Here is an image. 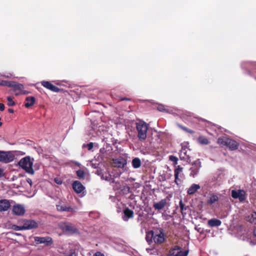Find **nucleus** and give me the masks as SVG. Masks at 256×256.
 <instances>
[{
    "mask_svg": "<svg viewBox=\"0 0 256 256\" xmlns=\"http://www.w3.org/2000/svg\"><path fill=\"white\" fill-rule=\"evenodd\" d=\"M126 164V161L124 158H118L113 159L112 164L114 167L124 168Z\"/></svg>",
    "mask_w": 256,
    "mask_h": 256,
    "instance_id": "obj_19",
    "label": "nucleus"
},
{
    "mask_svg": "<svg viewBox=\"0 0 256 256\" xmlns=\"http://www.w3.org/2000/svg\"><path fill=\"white\" fill-rule=\"evenodd\" d=\"M9 87L13 88L14 91L15 92L16 96L26 94L30 93L29 92L24 90V86L21 84L10 82Z\"/></svg>",
    "mask_w": 256,
    "mask_h": 256,
    "instance_id": "obj_5",
    "label": "nucleus"
},
{
    "mask_svg": "<svg viewBox=\"0 0 256 256\" xmlns=\"http://www.w3.org/2000/svg\"><path fill=\"white\" fill-rule=\"evenodd\" d=\"M13 98L12 96H8L7 97V104L9 106H13L15 104V102L13 100Z\"/></svg>",
    "mask_w": 256,
    "mask_h": 256,
    "instance_id": "obj_30",
    "label": "nucleus"
},
{
    "mask_svg": "<svg viewBox=\"0 0 256 256\" xmlns=\"http://www.w3.org/2000/svg\"><path fill=\"white\" fill-rule=\"evenodd\" d=\"M128 100V98H124V99H122V100Z\"/></svg>",
    "mask_w": 256,
    "mask_h": 256,
    "instance_id": "obj_54",
    "label": "nucleus"
},
{
    "mask_svg": "<svg viewBox=\"0 0 256 256\" xmlns=\"http://www.w3.org/2000/svg\"><path fill=\"white\" fill-rule=\"evenodd\" d=\"M253 235L254 237L256 238V228H254V230H253Z\"/></svg>",
    "mask_w": 256,
    "mask_h": 256,
    "instance_id": "obj_51",
    "label": "nucleus"
},
{
    "mask_svg": "<svg viewBox=\"0 0 256 256\" xmlns=\"http://www.w3.org/2000/svg\"><path fill=\"white\" fill-rule=\"evenodd\" d=\"M25 212V208L22 204H15L12 207V212L14 215L23 216Z\"/></svg>",
    "mask_w": 256,
    "mask_h": 256,
    "instance_id": "obj_10",
    "label": "nucleus"
},
{
    "mask_svg": "<svg viewBox=\"0 0 256 256\" xmlns=\"http://www.w3.org/2000/svg\"><path fill=\"white\" fill-rule=\"evenodd\" d=\"M218 198L216 194L210 195L208 198V203L210 204H212L215 202L218 201Z\"/></svg>",
    "mask_w": 256,
    "mask_h": 256,
    "instance_id": "obj_28",
    "label": "nucleus"
},
{
    "mask_svg": "<svg viewBox=\"0 0 256 256\" xmlns=\"http://www.w3.org/2000/svg\"><path fill=\"white\" fill-rule=\"evenodd\" d=\"M178 126L180 128L182 129L183 130H185V131H187L188 130V128L184 126H183L180 124H178Z\"/></svg>",
    "mask_w": 256,
    "mask_h": 256,
    "instance_id": "obj_49",
    "label": "nucleus"
},
{
    "mask_svg": "<svg viewBox=\"0 0 256 256\" xmlns=\"http://www.w3.org/2000/svg\"><path fill=\"white\" fill-rule=\"evenodd\" d=\"M10 82L7 80H0V86L9 87V86H10Z\"/></svg>",
    "mask_w": 256,
    "mask_h": 256,
    "instance_id": "obj_36",
    "label": "nucleus"
},
{
    "mask_svg": "<svg viewBox=\"0 0 256 256\" xmlns=\"http://www.w3.org/2000/svg\"><path fill=\"white\" fill-rule=\"evenodd\" d=\"M168 200L166 199L161 200V209L166 205Z\"/></svg>",
    "mask_w": 256,
    "mask_h": 256,
    "instance_id": "obj_39",
    "label": "nucleus"
},
{
    "mask_svg": "<svg viewBox=\"0 0 256 256\" xmlns=\"http://www.w3.org/2000/svg\"><path fill=\"white\" fill-rule=\"evenodd\" d=\"M4 110V106L2 104H0V110L2 111Z\"/></svg>",
    "mask_w": 256,
    "mask_h": 256,
    "instance_id": "obj_47",
    "label": "nucleus"
},
{
    "mask_svg": "<svg viewBox=\"0 0 256 256\" xmlns=\"http://www.w3.org/2000/svg\"><path fill=\"white\" fill-rule=\"evenodd\" d=\"M24 222L22 226L24 230L35 228L38 226V223L34 220H24Z\"/></svg>",
    "mask_w": 256,
    "mask_h": 256,
    "instance_id": "obj_17",
    "label": "nucleus"
},
{
    "mask_svg": "<svg viewBox=\"0 0 256 256\" xmlns=\"http://www.w3.org/2000/svg\"><path fill=\"white\" fill-rule=\"evenodd\" d=\"M236 236L238 239L243 241H247L249 239V234L248 232L242 227L238 228Z\"/></svg>",
    "mask_w": 256,
    "mask_h": 256,
    "instance_id": "obj_15",
    "label": "nucleus"
},
{
    "mask_svg": "<svg viewBox=\"0 0 256 256\" xmlns=\"http://www.w3.org/2000/svg\"><path fill=\"white\" fill-rule=\"evenodd\" d=\"M146 250L150 254H158V251L156 248H146Z\"/></svg>",
    "mask_w": 256,
    "mask_h": 256,
    "instance_id": "obj_35",
    "label": "nucleus"
},
{
    "mask_svg": "<svg viewBox=\"0 0 256 256\" xmlns=\"http://www.w3.org/2000/svg\"><path fill=\"white\" fill-rule=\"evenodd\" d=\"M56 206L58 210L60 212H74L77 210L76 207L72 208L68 204L62 200L58 202Z\"/></svg>",
    "mask_w": 256,
    "mask_h": 256,
    "instance_id": "obj_6",
    "label": "nucleus"
},
{
    "mask_svg": "<svg viewBox=\"0 0 256 256\" xmlns=\"http://www.w3.org/2000/svg\"><path fill=\"white\" fill-rule=\"evenodd\" d=\"M169 160L171 162H173L174 164H176L178 160V158L176 156H169Z\"/></svg>",
    "mask_w": 256,
    "mask_h": 256,
    "instance_id": "obj_37",
    "label": "nucleus"
},
{
    "mask_svg": "<svg viewBox=\"0 0 256 256\" xmlns=\"http://www.w3.org/2000/svg\"><path fill=\"white\" fill-rule=\"evenodd\" d=\"M93 148V144L90 142L88 144V150H90Z\"/></svg>",
    "mask_w": 256,
    "mask_h": 256,
    "instance_id": "obj_45",
    "label": "nucleus"
},
{
    "mask_svg": "<svg viewBox=\"0 0 256 256\" xmlns=\"http://www.w3.org/2000/svg\"><path fill=\"white\" fill-rule=\"evenodd\" d=\"M146 239L150 244L154 242L158 246L160 244V230H151L148 232L146 234Z\"/></svg>",
    "mask_w": 256,
    "mask_h": 256,
    "instance_id": "obj_3",
    "label": "nucleus"
},
{
    "mask_svg": "<svg viewBox=\"0 0 256 256\" xmlns=\"http://www.w3.org/2000/svg\"><path fill=\"white\" fill-rule=\"evenodd\" d=\"M101 178L106 180H110V175L108 174H99Z\"/></svg>",
    "mask_w": 256,
    "mask_h": 256,
    "instance_id": "obj_32",
    "label": "nucleus"
},
{
    "mask_svg": "<svg viewBox=\"0 0 256 256\" xmlns=\"http://www.w3.org/2000/svg\"><path fill=\"white\" fill-rule=\"evenodd\" d=\"M186 132L190 134H192L194 132L192 130L188 129V130Z\"/></svg>",
    "mask_w": 256,
    "mask_h": 256,
    "instance_id": "obj_52",
    "label": "nucleus"
},
{
    "mask_svg": "<svg viewBox=\"0 0 256 256\" xmlns=\"http://www.w3.org/2000/svg\"><path fill=\"white\" fill-rule=\"evenodd\" d=\"M232 196L235 199L238 198L240 202H242L246 198V192L242 190H232Z\"/></svg>",
    "mask_w": 256,
    "mask_h": 256,
    "instance_id": "obj_12",
    "label": "nucleus"
},
{
    "mask_svg": "<svg viewBox=\"0 0 256 256\" xmlns=\"http://www.w3.org/2000/svg\"><path fill=\"white\" fill-rule=\"evenodd\" d=\"M26 102L25 104V106L26 108H29L34 104L36 99L34 96H28L26 98Z\"/></svg>",
    "mask_w": 256,
    "mask_h": 256,
    "instance_id": "obj_26",
    "label": "nucleus"
},
{
    "mask_svg": "<svg viewBox=\"0 0 256 256\" xmlns=\"http://www.w3.org/2000/svg\"><path fill=\"white\" fill-rule=\"evenodd\" d=\"M72 188L76 193L80 194L82 196L86 194L85 187L79 181L74 182Z\"/></svg>",
    "mask_w": 256,
    "mask_h": 256,
    "instance_id": "obj_9",
    "label": "nucleus"
},
{
    "mask_svg": "<svg viewBox=\"0 0 256 256\" xmlns=\"http://www.w3.org/2000/svg\"><path fill=\"white\" fill-rule=\"evenodd\" d=\"M161 112H165L168 114H172L173 109L168 106L162 105L161 104Z\"/></svg>",
    "mask_w": 256,
    "mask_h": 256,
    "instance_id": "obj_27",
    "label": "nucleus"
},
{
    "mask_svg": "<svg viewBox=\"0 0 256 256\" xmlns=\"http://www.w3.org/2000/svg\"><path fill=\"white\" fill-rule=\"evenodd\" d=\"M26 182L30 184V186L32 185V180L31 179L28 178L26 180Z\"/></svg>",
    "mask_w": 256,
    "mask_h": 256,
    "instance_id": "obj_50",
    "label": "nucleus"
},
{
    "mask_svg": "<svg viewBox=\"0 0 256 256\" xmlns=\"http://www.w3.org/2000/svg\"><path fill=\"white\" fill-rule=\"evenodd\" d=\"M4 176V170L2 168H0V178Z\"/></svg>",
    "mask_w": 256,
    "mask_h": 256,
    "instance_id": "obj_42",
    "label": "nucleus"
},
{
    "mask_svg": "<svg viewBox=\"0 0 256 256\" xmlns=\"http://www.w3.org/2000/svg\"><path fill=\"white\" fill-rule=\"evenodd\" d=\"M58 226L63 231L66 232H74L76 230L74 226L69 222H62Z\"/></svg>",
    "mask_w": 256,
    "mask_h": 256,
    "instance_id": "obj_16",
    "label": "nucleus"
},
{
    "mask_svg": "<svg viewBox=\"0 0 256 256\" xmlns=\"http://www.w3.org/2000/svg\"><path fill=\"white\" fill-rule=\"evenodd\" d=\"M246 220L254 224H256V212H252L248 214L246 216Z\"/></svg>",
    "mask_w": 256,
    "mask_h": 256,
    "instance_id": "obj_24",
    "label": "nucleus"
},
{
    "mask_svg": "<svg viewBox=\"0 0 256 256\" xmlns=\"http://www.w3.org/2000/svg\"><path fill=\"white\" fill-rule=\"evenodd\" d=\"M180 210H181V211H182V214H183V215H184V214H186V213H184V210H186V208H188V207H186V206H184V204L182 203V200H180Z\"/></svg>",
    "mask_w": 256,
    "mask_h": 256,
    "instance_id": "obj_34",
    "label": "nucleus"
},
{
    "mask_svg": "<svg viewBox=\"0 0 256 256\" xmlns=\"http://www.w3.org/2000/svg\"><path fill=\"white\" fill-rule=\"evenodd\" d=\"M201 162L200 159L195 160L192 164L191 168H190V176L194 177L199 172L201 168Z\"/></svg>",
    "mask_w": 256,
    "mask_h": 256,
    "instance_id": "obj_8",
    "label": "nucleus"
},
{
    "mask_svg": "<svg viewBox=\"0 0 256 256\" xmlns=\"http://www.w3.org/2000/svg\"><path fill=\"white\" fill-rule=\"evenodd\" d=\"M66 256H76V254L74 251H72L70 252V254L67 255Z\"/></svg>",
    "mask_w": 256,
    "mask_h": 256,
    "instance_id": "obj_43",
    "label": "nucleus"
},
{
    "mask_svg": "<svg viewBox=\"0 0 256 256\" xmlns=\"http://www.w3.org/2000/svg\"><path fill=\"white\" fill-rule=\"evenodd\" d=\"M188 254V250H182L181 247L176 246L170 249L169 252V256H187Z\"/></svg>",
    "mask_w": 256,
    "mask_h": 256,
    "instance_id": "obj_7",
    "label": "nucleus"
},
{
    "mask_svg": "<svg viewBox=\"0 0 256 256\" xmlns=\"http://www.w3.org/2000/svg\"><path fill=\"white\" fill-rule=\"evenodd\" d=\"M76 175L79 178H84L85 176V172L84 170H80L76 171Z\"/></svg>",
    "mask_w": 256,
    "mask_h": 256,
    "instance_id": "obj_33",
    "label": "nucleus"
},
{
    "mask_svg": "<svg viewBox=\"0 0 256 256\" xmlns=\"http://www.w3.org/2000/svg\"><path fill=\"white\" fill-rule=\"evenodd\" d=\"M198 142L200 144H207L208 143V138L203 136H200L198 138Z\"/></svg>",
    "mask_w": 256,
    "mask_h": 256,
    "instance_id": "obj_31",
    "label": "nucleus"
},
{
    "mask_svg": "<svg viewBox=\"0 0 256 256\" xmlns=\"http://www.w3.org/2000/svg\"><path fill=\"white\" fill-rule=\"evenodd\" d=\"M218 142L222 146H227L232 150H236L238 146V144L236 141L226 136L219 138Z\"/></svg>",
    "mask_w": 256,
    "mask_h": 256,
    "instance_id": "obj_2",
    "label": "nucleus"
},
{
    "mask_svg": "<svg viewBox=\"0 0 256 256\" xmlns=\"http://www.w3.org/2000/svg\"><path fill=\"white\" fill-rule=\"evenodd\" d=\"M188 150L186 148L182 147L180 152L179 154L181 160H188L190 158V156L188 154Z\"/></svg>",
    "mask_w": 256,
    "mask_h": 256,
    "instance_id": "obj_21",
    "label": "nucleus"
},
{
    "mask_svg": "<svg viewBox=\"0 0 256 256\" xmlns=\"http://www.w3.org/2000/svg\"><path fill=\"white\" fill-rule=\"evenodd\" d=\"M14 158V155L10 152H2L0 162L8 163L12 162Z\"/></svg>",
    "mask_w": 256,
    "mask_h": 256,
    "instance_id": "obj_13",
    "label": "nucleus"
},
{
    "mask_svg": "<svg viewBox=\"0 0 256 256\" xmlns=\"http://www.w3.org/2000/svg\"><path fill=\"white\" fill-rule=\"evenodd\" d=\"M134 216V212L128 208H126L124 210V215L122 218L124 221H128L130 218H132Z\"/></svg>",
    "mask_w": 256,
    "mask_h": 256,
    "instance_id": "obj_22",
    "label": "nucleus"
},
{
    "mask_svg": "<svg viewBox=\"0 0 256 256\" xmlns=\"http://www.w3.org/2000/svg\"><path fill=\"white\" fill-rule=\"evenodd\" d=\"M54 181L58 184H61L62 183V180H61V178H54Z\"/></svg>",
    "mask_w": 256,
    "mask_h": 256,
    "instance_id": "obj_40",
    "label": "nucleus"
},
{
    "mask_svg": "<svg viewBox=\"0 0 256 256\" xmlns=\"http://www.w3.org/2000/svg\"><path fill=\"white\" fill-rule=\"evenodd\" d=\"M34 241L37 244H44L45 246H48L52 244V240L50 236L40 237L35 236Z\"/></svg>",
    "mask_w": 256,
    "mask_h": 256,
    "instance_id": "obj_11",
    "label": "nucleus"
},
{
    "mask_svg": "<svg viewBox=\"0 0 256 256\" xmlns=\"http://www.w3.org/2000/svg\"><path fill=\"white\" fill-rule=\"evenodd\" d=\"M154 206L156 208L158 209V210L160 209V203L156 204L154 205Z\"/></svg>",
    "mask_w": 256,
    "mask_h": 256,
    "instance_id": "obj_48",
    "label": "nucleus"
},
{
    "mask_svg": "<svg viewBox=\"0 0 256 256\" xmlns=\"http://www.w3.org/2000/svg\"><path fill=\"white\" fill-rule=\"evenodd\" d=\"M13 227V229L15 230H24V228H23V226H16V225H14L12 226Z\"/></svg>",
    "mask_w": 256,
    "mask_h": 256,
    "instance_id": "obj_38",
    "label": "nucleus"
},
{
    "mask_svg": "<svg viewBox=\"0 0 256 256\" xmlns=\"http://www.w3.org/2000/svg\"><path fill=\"white\" fill-rule=\"evenodd\" d=\"M161 244L164 242L166 240V235L161 230Z\"/></svg>",
    "mask_w": 256,
    "mask_h": 256,
    "instance_id": "obj_41",
    "label": "nucleus"
},
{
    "mask_svg": "<svg viewBox=\"0 0 256 256\" xmlns=\"http://www.w3.org/2000/svg\"><path fill=\"white\" fill-rule=\"evenodd\" d=\"M42 84L48 89L55 92H58L59 88L48 81L42 82Z\"/></svg>",
    "mask_w": 256,
    "mask_h": 256,
    "instance_id": "obj_20",
    "label": "nucleus"
},
{
    "mask_svg": "<svg viewBox=\"0 0 256 256\" xmlns=\"http://www.w3.org/2000/svg\"><path fill=\"white\" fill-rule=\"evenodd\" d=\"M208 224L210 227L218 226H220L222 222L220 220L216 218H212L208 220Z\"/></svg>",
    "mask_w": 256,
    "mask_h": 256,
    "instance_id": "obj_25",
    "label": "nucleus"
},
{
    "mask_svg": "<svg viewBox=\"0 0 256 256\" xmlns=\"http://www.w3.org/2000/svg\"><path fill=\"white\" fill-rule=\"evenodd\" d=\"M182 172V168L179 166L174 170V182L177 185L180 184L184 179Z\"/></svg>",
    "mask_w": 256,
    "mask_h": 256,
    "instance_id": "obj_14",
    "label": "nucleus"
},
{
    "mask_svg": "<svg viewBox=\"0 0 256 256\" xmlns=\"http://www.w3.org/2000/svg\"><path fill=\"white\" fill-rule=\"evenodd\" d=\"M10 202H12V200H10L6 199H3L0 200V212H6L8 210L10 206Z\"/></svg>",
    "mask_w": 256,
    "mask_h": 256,
    "instance_id": "obj_18",
    "label": "nucleus"
},
{
    "mask_svg": "<svg viewBox=\"0 0 256 256\" xmlns=\"http://www.w3.org/2000/svg\"><path fill=\"white\" fill-rule=\"evenodd\" d=\"M34 160H31L30 156H26L22 158L18 162V165L26 172L30 174H34V170L32 168Z\"/></svg>",
    "mask_w": 256,
    "mask_h": 256,
    "instance_id": "obj_1",
    "label": "nucleus"
},
{
    "mask_svg": "<svg viewBox=\"0 0 256 256\" xmlns=\"http://www.w3.org/2000/svg\"><path fill=\"white\" fill-rule=\"evenodd\" d=\"M140 164H141V162H140V160L138 158H134L132 160V166L134 168H140Z\"/></svg>",
    "mask_w": 256,
    "mask_h": 256,
    "instance_id": "obj_29",
    "label": "nucleus"
},
{
    "mask_svg": "<svg viewBox=\"0 0 256 256\" xmlns=\"http://www.w3.org/2000/svg\"><path fill=\"white\" fill-rule=\"evenodd\" d=\"M8 111L10 112V113H13L14 112V110L12 109H8Z\"/></svg>",
    "mask_w": 256,
    "mask_h": 256,
    "instance_id": "obj_53",
    "label": "nucleus"
},
{
    "mask_svg": "<svg viewBox=\"0 0 256 256\" xmlns=\"http://www.w3.org/2000/svg\"><path fill=\"white\" fill-rule=\"evenodd\" d=\"M2 76L6 77V78H11L12 76V74H8L6 75V74L2 75Z\"/></svg>",
    "mask_w": 256,
    "mask_h": 256,
    "instance_id": "obj_46",
    "label": "nucleus"
},
{
    "mask_svg": "<svg viewBox=\"0 0 256 256\" xmlns=\"http://www.w3.org/2000/svg\"><path fill=\"white\" fill-rule=\"evenodd\" d=\"M200 188V186L199 184H193L188 189L187 193L190 195L194 194Z\"/></svg>",
    "mask_w": 256,
    "mask_h": 256,
    "instance_id": "obj_23",
    "label": "nucleus"
},
{
    "mask_svg": "<svg viewBox=\"0 0 256 256\" xmlns=\"http://www.w3.org/2000/svg\"><path fill=\"white\" fill-rule=\"evenodd\" d=\"M94 256H104V255L100 252H96Z\"/></svg>",
    "mask_w": 256,
    "mask_h": 256,
    "instance_id": "obj_44",
    "label": "nucleus"
},
{
    "mask_svg": "<svg viewBox=\"0 0 256 256\" xmlns=\"http://www.w3.org/2000/svg\"><path fill=\"white\" fill-rule=\"evenodd\" d=\"M138 131V137L140 140H144L146 138L148 125L144 121H140L136 124Z\"/></svg>",
    "mask_w": 256,
    "mask_h": 256,
    "instance_id": "obj_4",
    "label": "nucleus"
}]
</instances>
